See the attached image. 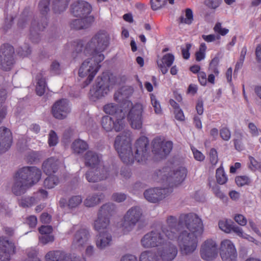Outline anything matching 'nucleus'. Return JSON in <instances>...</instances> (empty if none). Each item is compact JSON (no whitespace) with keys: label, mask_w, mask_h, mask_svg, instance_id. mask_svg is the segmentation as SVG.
Here are the masks:
<instances>
[{"label":"nucleus","mask_w":261,"mask_h":261,"mask_svg":"<svg viewBox=\"0 0 261 261\" xmlns=\"http://www.w3.org/2000/svg\"><path fill=\"white\" fill-rule=\"evenodd\" d=\"M42 172L35 166H26L19 169L15 175L12 191L16 195L24 194L40 179Z\"/></svg>","instance_id":"nucleus-1"},{"label":"nucleus","mask_w":261,"mask_h":261,"mask_svg":"<svg viewBox=\"0 0 261 261\" xmlns=\"http://www.w3.org/2000/svg\"><path fill=\"white\" fill-rule=\"evenodd\" d=\"M168 227H171L173 231L171 233V237L175 236L174 234L179 229H186V230L201 235L203 232L202 221L194 213L181 214L177 220L173 216H169L166 219Z\"/></svg>","instance_id":"nucleus-2"},{"label":"nucleus","mask_w":261,"mask_h":261,"mask_svg":"<svg viewBox=\"0 0 261 261\" xmlns=\"http://www.w3.org/2000/svg\"><path fill=\"white\" fill-rule=\"evenodd\" d=\"M169 230H166V237L170 240L177 239L180 251L183 254L188 255L193 253L197 246V237L200 235L194 232L187 231L186 229H179L175 233V236L171 237V233H173V229L168 227Z\"/></svg>","instance_id":"nucleus-3"},{"label":"nucleus","mask_w":261,"mask_h":261,"mask_svg":"<svg viewBox=\"0 0 261 261\" xmlns=\"http://www.w3.org/2000/svg\"><path fill=\"white\" fill-rule=\"evenodd\" d=\"M110 44V36L103 30L97 32L87 42L85 47V53L92 54L105 50Z\"/></svg>","instance_id":"nucleus-4"},{"label":"nucleus","mask_w":261,"mask_h":261,"mask_svg":"<svg viewBox=\"0 0 261 261\" xmlns=\"http://www.w3.org/2000/svg\"><path fill=\"white\" fill-rule=\"evenodd\" d=\"M115 82L116 78L112 74L103 73L97 77L95 85L90 90V94L96 98L103 97L109 92L110 86Z\"/></svg>","instance_id":"nucleus-5"},{"label":"nucleus","mask_w":261,"mask_h":261,"mask_svg":"<svg viewBox=\"0 0 261 261\" xmlns=\"http://www.w3.org/2000/svg\"><path fill=\"white\" fill-rule=\"evenodd\" d=\"M167 226L160 225L159 227L145 234L141 240V245L145 248L155 247L164 243V234L166 237Z\"/></svg>","instance_id":"nucleus-6"},{"label":"nucleus","mask_w":261,"mask_h":261,"mask_svg":"<svg viewBox=\"0 0 261 261\" xmlns=\"http://www.w3.org/2000/svg\"><path fill=\"white\" fill-rule=\"evenodd\" d=\"M124 104L126 105L128 108L126 111L129 110L128 114V119L132 127L135 129L141 128L142 124V113L143 107L142 105L137 103L133 106L132 102L129 100H126Z\"/></svg>","instance_id":"nucleus-7"},{"label":"nucleus","mask_w":261,"mask_h":261,"mask_svg":"<svg viewBox=\"0 0 261 261\" xmlns=\"http://www.w3.org/2000/svg\"><path fill=\"white\" fill-rule=\"evenodd\" d=\"M14 49L9 44H4L0 48V68L10 70L15 63Z\"/></svg>","instance_id":"nucleus-8"},{"label":"nucleus","mask_w":261,"mask_h":261,"mask_svg":"<svg viewBox=\"0 0 261 261\" xmlns=\"http://www.w3.org/2000/svg\"><path fill=\"white\" fill-rule=\"evenodd\" d=\"M218 245L211 239L204 241L200 246V256L205 261L214 260L218 256Z\"/></svg>","instance_id":"nucleus-9"},{"label":"nucleus","mask_w":261,"mask_h":261,"mask_svg":"<svg viewBox=\"0 0 261 261\" xmlns=\"http://www.w3.org/2000/svg\"><path fill=\"white\" fill-rule=\"evenodd\" d=\"M142 216V209L138 206H134L129 209L123 217L122 227L127 230H132L140 221Z\"/></svg>","instance_id":"nucleus-10"},{"label":"nucleus","mask_w":261,"mask_h":261,"mask_svg":"<svg viewBox=\"0 0 261 261\" xmlns=\"http://www.w3.org/2000/svg\"><path fill=\"white\" fill-rule=\"evenodd\" d=\"M136 161L138 162L145 161L149 155V141L147 138L142 137L138 139L134 148Z\"/></svg>","instance_id":"nucleus-11"},{"label":"nucleus","mask_w":261,"mask_h":261,"mask_svg":"<svg viewBox=\"0 0 261 261\" xmlns=\"http://www.w3.org/2000/svg\"><path fill=\"white\" fill-rule=\"evenodd\" d=\"M109 175L108 168L104 166L90 169L85 173L86 178L89 182H97L105 180L108 178Z\"/></svg>","instance_id":"nucleus-12"},{"label":"nucleus","mask_w":261,"mask_h":261,"mask_svg":"<svg viewBox=\"0 0 261 261\" xmlns=\"http://www.w3.org/2000/svg\"><path fill=\"white\" fill-rule=\"evenodd\" d=\"M153 153L159 156V158H164L168 155L173 147L171 141L164 142L161 138H156L152 142Z\"/></svg>","instance_id":"nucleus-13"},{"label":"nucleus","mask_w":261,"mask_h":261,"mask_svg":"<svg viewBox=\"0 0 261 261\" xmlns=\"http://www.w3.org/2000/svg\"><path fill=\"white\" fill-rule=\"evenodd\" d=\"M15 244L5 237H0V261H9L10 256L16 253Z\"/></svg>","instance_id":"nucleus-14"},{"label":"nucleus","mask_w":261,"mask_h":261,"mask_svg":"<svg viewBox=\"0 0 261 261\" xmlns=\"http://www.w3.org/2000/svg\"><path fill=\"white\" fill-rule=\"evenodd\" d=\"M220 254L223 261H235L237 256L234 245L228 240H225L221 242Z\"/></svg>","instance_id":"nucleus-15"},{"label":"nucleus","mask_w":261,"mask_h":261,"mask_svg":"<svg viewBox=\"0 0 261 261\" xmlns=\"http://www.w3.org/2000/svg\"><path fill=\"white\" fill-rule=\"evenodd\" d=\"M90 237V232L87 229L82 228L78 229L73 236L72 248L82 249L87 244Z\"/></svg>","instance_id":"nucleus-16"},{"label":"nucleus","mask_w":261,"mask_h":261,"mask_svg":"<svg viewBox=\"0 0 261 261\" xmlns=\"http://www.w3.org/2000/svg\"><path fill=\"white\" fill-rule=\"evenodd\" d=\"M98 70V66H93V63H90V60L86 59L79 69V75L82 77L88 76L85 81L86 85H88L92 81Z\"/></svg>","instance_id":"nucleus-17"},{"label":"nucleus","mask_w":261,"mask_h":261,"mask_svg":"<svg viewBox=\"0 0 261 261\" xmlns=\"http://www.w3.org/2000/svg\"><path fill=\"white\" fill-rule=\"evenodd\" d=\"M169 194L167 188H150L146 190L143 193L146 200L151 203H156L165 198Z\"/></svg>","instance_id":"nucleus-18"},{"label":"nucleus","mask_w":261,"mask_h":261,"mask_svg":"<svg viewBox=\"0 0 261 261\" xmlns=\"http://www.w3.org/2000/svg\"><path fill=\"white\" fill-rule=\"evenodd\" d=\"M187 175V169L182 167H179L173 170L169 171L168 168L167 173L166 182L172 186L181 182Z\"/></svg>","instance_id":"nucleus-19"},{"label":"nucleus","mask_w":261,"mask_h":261,"mask_svg":"<svg viewBox=\"0 0 261 261\" xmlns=\"http://www.w3.org/2000/svg\"><path fill=\"white\" fill-rule=\"evenodd\" d=\"M101 125L102 127L106 132H110L113 129L116 132H120L122 130L124 127L123 120H118L115 118H112L109 116H105L101 118Z\"/></svg>","instance_id":"nucleus-20"},{"label":"nucleus","mask_w":261,"mask_h":261,"mask_svg":"<svg viewBox=\"0 0 261 261\" xmlns=\"http://www.w3.org/2000/svg\"><path fill=\"white\" fill-rule=\"evenodd\" d=\"M51 112L57 119H63L66 118L70 112L67 100L62 99L56 101L52 107Z\"/></svg>","instance_id":"nucleus-21"},{"label":"nucleus","mask_w":261,"mask_h":261,"mask_svg":"<svg viewBox=\"0 0 261 261\" xmlns=\"http://www.w3.org/2000/svg\"><path fill=\"white\" fill-rule=\"evenodd\" d=\"M71 13L75 17H83L88 15L91 11L90 5L85 1H77L71 6Z\"/></svg>","instance_id":"nucleus-22"},{"label":"nucleus","mask_w":261,"mask_h":261,"mask_svg":"<svg viewBox=\"0 0 261 261\" xmlns=\"http://www.w3.org/2000/svg\"><path fill=\"white\" fill-rule=\"evenodd\" d=\"M32 19L31 27L30 29V39L35 43H37L40 40V32L42 31L45 26L42 23H40L38 20L32 18V16H30Z\"/></svg>","instance_id":"nucleus-23"},{"label":"nucleus","mask_w":261,"mask_h":261,"mask_svg":"<svg viewBox=\"0 0 261 261\" xmlns=\"http://www.w3.org/2000/svg\"><path fill=\"white\" fill-rule=\"evenodd\" d=\"M176 247L170 242L167 243L158 251V254L163 261H172L176 256Z\"/></svg>","instance_id":"nucleus-24"},{"label":"nucleus","mask_w":261,"mask_h":261,"mask_svg":"<svg viewBox=\"0 0 261 261\" xmlns=\"http://www.w3.org/2000/svg\"><path fill=\"white\" fill-rule=\"evenodd\" d=\"M12 141V134L10 129L0 127V153L6 152L10 147Z\"/></svg>","instance_id":"nucleus-25"},{"label":"nucleus","mask_w":261,"mask_h":261,"mask_svg":"<svg viewBox=\"0 0 261 261\" xmlns=\"http://www.w3.org/2000/svg\"><path fill=\"white\" fill-rule=\"evenodd\" d=\"M103 110L106 113L113 116L118 120H123L125 113L127 112L125 109L123 110L118 105L113 103L105 105Z\"/></svg>","instance_id":"nucleus-26"},{"label":"nucleus","mask_w":261,"mask_h":261,"mask_svg":"<svg viewBox=\"0 0 261 261\" xmlns=\"http://www.w3.org/2000/svg\"><path fill=\"white\" fill-rule=\"evenodd\" d=\"M122 161L126 164H132L136 160L130 146L115 148Z\"/></svg>","instance_id":"nucleus-27"},{"label":"nucleus","mask_w":261,"mask_h":261,"mask_svg":"<svg viewBox=\"0 0 261 261\" xmlns=\"http://www.w3.org/2000/svg\"><path fill=\"white\" fill-rule=\"evenodd\" d=\"M219 227L222 230L226 233H229L232 231L240 237H243L242 229L239 226L236 225L234 222L230 220L220 221L219 222Z\"/></svg>","instance_id":"nucleus-28"},{"label":"nucleus","mask_w":261,"mask_h":261,"mask_svg":"<svg viewBox=\"0 0 261 261\" xmlns=\"http://www.w3.org/2000/svg\"><path fill=\"white\" fill-rule=\"evenodd\" d=\"M46 261H71V254L57 250L48 252L45 255Z\"/></svg>","instance_id":"nucleus-29"},{"label":"nucleus","mask_w":261,"mask_h":261,"mask_svg":"<svg viewBox=\"0 0 261 261\" xmlns=\"http://www.w3.org/2000/svg\"><path fill=\"white\" fill-rule=\"evenodd\" d=\"M112 242V236L107 231L100 232L96 236L95 243L97 247L100 249H104L110 246Z\"/></svg>","instance_id":"nucleus-30"},{"label":"nucleus","mask_w":261,"mask_h":261,"mask_svg":"<svg viewBox=\"0 0 261 261\" xmlns=\"http://www.w3.org/2000/svg\"><path fill=\"white\" fill-rule=\"evenodd\" d=\"M131 141V132L128 130H124L116 137L114 147L118 148L130 146Z\"/></svg>","instance_id":"nucleus-31"},{"label":"nucleus","mask_w":261,"mask_h":261,"mask_svg":"<svg viewBox=\"0 0 261 261\" xmlns=\"http://www.w3.org/2000/svg\"><path fill=\"white\" fill-rule=\"evenodd\" d=\"M59 163L57 159L51 157L44 161L42 165L43 172L47 175L55 173L58 169Z\"/></svg>","instance_id":"nucleus-32"},{"label":"nucleus","mask_w":261,"mask_h":261,"mask_svg":"<svg viewBox=\"0 0 261 261\" xmlns=\"http://www.w3.org/2000/svg\"><path fill=\"white\" fill-rule=\"evenodd\" d=\"M133 93V89L129 86H123L120 88L117 92H116L114 95V98L115 100L118 102H123V107H124L126 104H124L125 99L130 96Z\"/></svg>","instance_id":"nucleus-33"},{"label":"nucleus","mask_w":261,"mask_h":261,"mask_svg":"<svg viewBox=\"0 0 261 261\" xmlns=\"http://www.w3.org/2000/svg\"><path fill=\"white\" fill-rule=\"evenodd\" d=\"M85 165L87 167H94L100 162V156L93 151H88L84 155Z\"/></svg>","instance_id":"nucleus-34"},{"label":"nucleus","mask_w":261,"mask_h":261,"mask_svg":"<svg viewBox=\"0 0 261 261\" xmlns=\"http://www.w3.org/2000/svg\"><path fill=\"white\" fill-rule=\"evenodd\" d=\"M174 60V56L171 54H167L164 55L161 61L158 62V65L163 74H165L168 71V68L170 67Z\"/></svg>","instance_id":"nucleus-35"},{"label":"nucleus","mask_w":261,"mask_h":261,"mask_svg":"<svg viewBox=\"0 0 261 261\" xmlns=\"http://www.w3.org/2000/svg\"><path fill=\"white\" fill-rule=\"evenodd\" d=\"M73 47L72 51V56L75 59L80 58L83 59L89 54L85 53V47L83 42L81 40L74 41L72 44Z\"/></svg>","instance_id":"nucleus-36"},{"label":"nucleus","mask_w":261,"mask_h":261,"mask_svg":"<svg viewBox=\"0 0 261 261\" xmlns=\"http://www.w3.org/2000/svg\"><path fill=\"white\" fill-rule=\"evenodd\" d=\"M116 212V205L111 202L106 203L102 205L98 211V214L100 216L109 217V219L114 215Z\"/></svg>","instance_id":"nucleus-37"},{"label":"nucleus","mask_w":261,"mask_h":261,"mask_svg":"<svg viewBox=\"0 0 261 261\" xmlns=\"http://www.w3.org/2000/svg\"><path fill=\"white\" fill-rule=\"evenodd\" d=\"M110 224V219L109 217L100 216L97 214V219L95 221L94 226V228L100 232L102 230L107 229Z\"/></svg>","instance_id":"nucleus-38"},{"label":"nucleus","mask_w":261,"mask_h":261,"mask_svg":"<svg viewBox=\"0 0 261 261\" xmlns=\"http://www.w3.org/2000/svg\"><path fill=\"white\" fill-rule=\"evenodd\" d=\"M71 148L74 153L81 154L88 148V145L85 141L77 139L72 143Z\"/></svg>","instance_id":"nucleus-39"},{"label":"nucleus","mask_w":261,"mask_h":261,"mask_svg":"<svg viewBox=\"0 0 261 261\" xmlns=\"http://www.w3.org/2000/svg\"><path fill=\"white\" fill-rule=\"evenodd\" d=\"M70 0H53L52 9L56 13L63 12L68 5Z\"/></svg>","instance_id":"nucleus-40"},{"label":"nucleus","mask_w":261,"mask_h":261,"mask_svg":"<svg viewBox=\"0 0 261 261\" xmlns=\"http://www.w3.org/2000/svg\"><path fill=\"white\" fill-rule=\"evenodd\" d=\"M37 81L36 87V92L38 95L42 96L45 92L46 88V82L45 79L43 77L42 74L39 73L36 76Z\"/></svg>","instance_id":"nucleus-41"},{"label":"nucleus","mask_w":261,"mask_h":261,"mask_svg":"<svg viewBox=\"0 0 261 261\" xmlns=\"http://www.w3.org/2000/svg\"><path fill=\"white\" fill-rule=\"evenodd\" d=\"M101 194L98 195L94 194L91 196H88L84 201V205L86 207H93L100 202V198Z\"/></svg>","instance_id":"nucleus-42"},{"label":"nucleus","mask_w":261,"mask_h":261,"mask_svg":"<svg viewBox=\"0 0 261 261\" xmlns=\"http://www.w3.org/2000/svg\"><path fill=\"white\" fill-rule=\"evenodd\" d=\"M168 170V168H165L162 170H156L154 171L152 174V179L157 181H166V177H167Z\"/></svg>","instance_id":"nucleus-43"},{"label":"nucleus","mask_w":261,"mask_h":261,"mask_svg":"<svg viewBox=\"0 0 261 261\" xmlns=\"http://www.w3.org/2000/svg\"><path fill=\"white\" fill-rule=\"evenodd\" d=\"M157 255L150 251H145L141 254L140 261H158Z\"/></svg>","instance_id":"nucleus-44"},{"label":"nucleus","mask_w":261,"mask_h":261,"mask_svg":"<svg viewBox=\"0 0 261 261\" xmlns=\"http://www.w3.org/2000/svg\"><path fill=\"white\" fill-rule=\"evenodd\" d=\"M88 55L92 56V57L87 59L88 60H90V63H92L93 66H98L99 69L100 67V65H99V63L104 60V55L101 54V53H94L92 54H89Z\"/></svg>","instance_id":"nucleus-45"},{"label":"nucleus","mask_w":261,"mask_h":261,"mask_svg":"<svg viewBox=\"0 0 261 261\" xmlns=\"http://www.w3.org/2000/svg\"><path fill=\"white\" fill-rule=\"evenodd\" d=\"M82 200L80 195L72 196L68 200L67 206L69 209L76 208L81 204Z\"/></svg>","instance_id":"nucleus-46"},{"label":"nucleus","mask_w":261,"mask_h":261,"mask_svg":"<svg viewBox=\"0 0 261 261\" xmlns=\"http://www.w3.org/2000/svg\"><path fill=\"white\" fill-rule=\"evenodd\" d=\"M59 180L55 175L49 176L44 181V186L47 189H52L59 184Z\"/></svg>","instance_id":"nucleus-47"},{"label":"nucleus","mask_w":261,"mask_h":261,"mask_svg":"<svg viewBox=\"0 0 261 261\" xmlns=\"http://www.w3.org/2000/svg\"><path fill=\"white\" fill-rule=\"evenodd\" d=\"M50 0H40L38 4V9L43 15H46L50 11Z\"/></svg>","instance_id":"nucleus-48"},{"label":"nucleus","mask_w":261,"mask_h":261,"mask_svg":"<svg viewBox=\"0 0 261 261\" xmlns=\"http://www.w3.org/2000/svg\"><path fill=\"white\" fill-rule=\"evenodd\" d=\"M38 199L35 196L22 199L19 202V205L23 207H28L38 202Z\"/></svg>","instance_id":"nucleus-49"},{"label":"nucleus","mask_w":261,"mask_h":261,"mask_svg":"<svg viewBox=\"0 0 261 261\" xmlns=\"http://www.w3.org/2000/svg\"><path fill=\"white\" fill-rule=\"evenodd\" d=\"M186 18H185L183 16H181L179 17L180 22L188 24H191L193 20V12L191 9L189 8L186 9Z\"/></svg>","instance_id":"nucleus-50"},{"label":"nucleus","mask_w":261,"mask_h":261,"mask_svg":"<svg viewBox=\"0 0 261 261\" xmlns=\"http://www.w3.org/2000/svg\"><path fill=\"white\" fill-rule=\"evenodd\" d=\"M216 177L219 184L223 185L227 181V178L222 167H219L217 169Z\"/></svg>","instance_id":"nucleus-51"},{"label":"nucleus","mask_w":261,"mask_h":261,"mask_svg":"<svg viewBox=\"0 0 261 261\" xmlns=\"http://www.w3.org/2000/svg\"><path fill=\"white\" fill-rule=\"evenodd\" d=\"M81 25L83 29H86L89 28L94 21L95 18L93 16H84L81 17Z\"/></svg>","instance_id":"nucleus-52"},{"label":"nucleus","mask_w":261,"mask_h":261,"mask_svg":"<svg viewBox=\"0 0 261 261\" xmlns=\"http://www.w3.org/2000/svg\"><path fill=\"white\" fill-rule=\"evenodd\" d=\"M150 3L151 9L156 11L164 7L167 4V0H150Z\"/></svg>","instance_id":"nucleus-53"},{"label":"nucleus","mask_w":261,"mask_h":261,"mask_svg":"<svg viewBox=\"0 0 261 261\" xmlns=\"http://www.w3.org/2000/svg\"><path fill=\"white\" fill-rule=\"evenodd\" d=\"M58 142V137L54 130H50L49 134L48 144L50 146H55Z\"/></svg>","instance_id":"nucleus-54"},{"label":"nucleus","mask_w":261,"mask_h":261,"mask_svg":"<svg viewBox=\"0 0 261 261\" xmlns=\"http://www.w3.org/2000/svg\"><path fill=\"white\" fill-rule=\"evenodd\" d=\"M249 158L250 162V169L252 171L260 170L261 171V162H258L252 156H250Z\"/></svg>","instance_id":"nucleus-55"},{"label":"nucleus","mask_w":261,"mask_h":261,"mask_svg":"<svg viewBox=\"0 0 261 261\" xmlns=\"http://www.w3.org/2000/svg\"><path fill=\"white\" fill-rule=\"evenodd\" d=\"M31 49L28 44H25L23 47H20L18 48V54L21 57H27L31 54Z\"/></svg>","instance_id":"nucleus-56"},{"label":"nucleus","mask_w":261,"mask_h":261,"mask_svg":"<svg viewBox=\"0 0 261 261\" xmlns=\"http://www.w3.org/2000/svg\"><path fill=\"white\" fill-rule=\"evenodd\" d=\"M236 182L238 186L242 187L248 185L250 182V179L247 176H237L236 178Z\"/></svg>","instance_id":"nucleus-57"},{"label":"nucleus","mask_w":261,"mask_h":261,"mask_svg":"<svg viewBox=\"0 0 261 261\" xmlns=\"http://www.w3.org/2000/svg\"><path fill=\"white\" fill-rule=\"evenodd\" d=\"M222 0H207L204 2V4L208 8L215 9L219 6Z\"/></svg>","instance_id":"nucleus-58"},{"label":"nucleus","mask_w":261,"mask_h":261,"mask_svg":"<svg viewBox=\"0 0 261 261\" xmlns=\"http://www.w3.org/2000/svg\"><path fill=\"white\" fill-rule=\"evenodd\" d=\"M39 240L41 243L46 244L49 242H52L54 240V236L51 234H42L39 237Z\"/></svg>","instance_id":"nucleus-59"},{"label":"nucleus","mask_w":261,"mask_h":261,"mask_svg":"<svg viewBox=\"0 0 261 261\" xmlns=\"http://www.w3.org/2000/svg\"><path fill=\"white\" fill-rule=\"evenodd\" d=\"M210 161L211 163L215 165L218 162L217 152L215 148H212L210 152Z\"/></svg>","instance_id":"nucleus-60"},{"label":"nucleus","mask_w":261,"mask_h":261,"mask_svg":"<svg viewBox=\"0 0 261 261\" xmlns=\"http://www.w3.org/2000/svg\"><path fill=\"white\" fill-rule=\"evenodd\" d=\"M151 101L153 107H154V112L156 114H159L161 112V108L159 102L156 100L154 96L152 95L151 96Z\"/></svg>","instance_id":"nucleus-61"},{"label":"nucleus","mask_w":261,"mask_h":261,"mask_svg":"<svg viewBox=\"0 0 261 261\" xmlns=\"http://www.w3.org/2000/svg\"><path fill=\"white\" fill-rule=\"evenodd\" d=\"M220 135L222 139L227 141L230 137V132L226 127H224L220 130Z\"/></svg>","instance_id":"nucleus-62"},{"label":"nucleus","mask_w":261,"mask_h":261,"mask_svg":"<svg viewBox=\"0 0 261 261\" xmlns=\"http://www.w3.org/2000/svg\"><path fill=\"white\" fill-rule=\"evenodd\" d=\"M126 198V195L123 193H116L112 195L113 200L118 202H121L124 201Z\"/></svg>","instance_id":"nucleus-63"},{"label":"nucleus","mask_w":261,"mask_h":261,"mask_svg":"<svg viewBox=\"0 0 261 261\" xmlns=\"http://www.w3.org/2000/svg\"><path fill=\"white\" fill-rule=\"evenodd\" d=\"M39 231L41 234H50L53 231V228L50 225H42L39 228Z\"/></svg>","instance_id":"nucleus-64"}]
</instances>
